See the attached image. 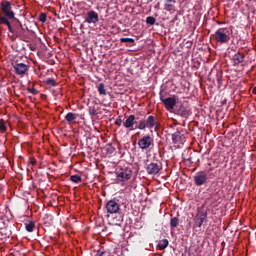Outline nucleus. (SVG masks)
<instances>
[{
    "mask_svg": "<svg viewBox=\"0 0 256 256\" xmlns=\"http://www.w3.org/2000/svg\"><path fill=\"white\" fill-rule=\"evenodd\" d=\"M138 147L142 149V151H147V149H153L155 147V141L149 135L143 136L138 140Z\"/></svg>",
    "mask_w": 256,
    "mask_h": 256,
    "instance_id": "obj_4",
    "label": "nucleus"
},
{
    "mask_svg": "<svg viewBox=\"0 0 256 256\" xmlns=\"http://www.w3.org/2000/svg\"><path fill=\"white\" fill-rule=\"evenodd\" d=\"M175 0H164V10L173 11L175 9Z\"/></svg>",
    "mask_w": 256,
    "mask_h": 256,
    "instance_id": "obj_18",
    "label": "nucleus"
},
{
    "mask_svg": "<svg viewBox=\"0 0 256 256\" xmlns=\"http://www.w3.org/2000/svg\"><path fill=\"white\" fill-rule=\"evenodd\" d=\"M177 115H180V117H189V115H191V113L189 112V109H187V107H185L184 104H182V106L177 110Z\"/></svg>",
    "mask_w": 256,
    "mask_h": 256,
    "instance_id": "obj_17",
    "label": "nucleus"
},
{
    "mask_svg": "<svg viewBox=\"0 0 256 256\" xmlns=\"http://www.w3.org/2000/svg\"><path fill=\"white\" fill-rule=\"evenodd\" d=\"M10 19H12L14 21V25H19V23H21V21L19 19L15 18V16H14V18H10Z\"/></svg>",
    "mask_w": 256,
    "mask_h": 256,
    "instance_id": "obj_38",
    "label": "nucleus"
},
{
    "mask_svg": "<svg viewBox=\"0 0 256 256\" xmlns=\"http://www.w3.org/2000/svg\"><path fill=\"white\" fill-rule=\"evenodd\" d=\"M161 101L168 111H171V109H173L175 105H177V100L172 97H168L166 99L161 98Z\"/></svg>",
    "mask_w": 256,
    "mask_h": 256,
    "instance_id": "obj_15",
    "label": "nucleus"
},
{
    "mask_svg": "<svg viewBox=\"0 0 256 256\" xmlns=\"http://www.w3.org/2000/svg\"><path fill=\"white\" fill-rule=\"evenodd\" d=\"M167 247H169V240L167 239L160 240L157 245V249H159L160 251L167 249Z\"/></svg>",
    "mask_w": 256,
    "mask_h": 256,
    "instance_id": "obj_21",
    "label": "nucleus"
},
{
    "mask_svg": "<svg viewBox=\"0 0 256 256\" xmlns=\"http://www.w3.org/2000/svg\"><path fill=\"white\" fill-rule=\"evenodd\" d=\"M88 111L89 115H91L92 117H95V115H97V109L95 108V106H90Z\"/></svg>",
    "mask_w": 256,
    "mask_h": 256,
    "instance_id": "obj_30",
    "label": "nucleus"
},
{
    "mask_svg": "<svg viewBox=\"0 0 256 256\" xmlns=\"http://www.w3.org/2000/svg\"><path fill=\"white\" fill-rule=\"evenodd\" d=\"M70 181H72V183H81L83 179L81 178L80 175L75 174L70 177Z\"/></svg>",
    "mask_w": 256,
    "mask_h": 256,
    "instance_id": "obj_28",
    "label": "nucleus"
},
{
    "mask_svg": "<svg viewBox=\"0 0 256 256\" xmlns=\"http://www.w3.org/2000/svg\"><path fill=\"white\" fill-rule=\"evenodd\" d=\"M0 131H2V133H5V131H7V126L5 125V121L3 120L0 121Z\"/></svg>",
    "mask_w": 256,
    "mask_h": 256,
    "instance_id": "obj_34",
    "label": "nucleus"
},
{
    "mask_svg": "<svg viewBox=\"0 0 256 256\" xmlns=\"http://www.w3.org/2000/svg\"><path fill=\"white\" fill-rule=\"evenodd\" d=\"M212 37L218 45H227L231 41V31L229 28H219Z\"/></svg>",
    "mask_w": 256,
    "mask_h": 256,
    "instance_id": "obj_1",
    "label": "nucleus"
},
{
    "mask_svg": "<svg viewBox=\"0 0 256 256\" xmlns=\"http://www.w3.org/2000/svg\"><path fill=\"white\" fill-rule=\"evenodd\" d=\"M41 99H47V95L41 94Z\"/></svg>",
    "mask_w": 256,
    "mask_h": 256,
    "instance_id": "obj_41",
    "label": "nucleus"
},
{
    "mask_svg": "<svg viewBox=\"0 0 256 256\" xmlns=\"http://www.w3.org/2000/svg\"><path fill=\"white\" fill-rule=\"evenodd\" d=\"M98 93H99V95H107V90L105 89V84L100 83L98 85Z\"/></svg>",
    "mask_w": 256,
    "mask_h": 256,
    "instance_id": "obj_26",
    "label": "nucleus"
},
{
    "mask_svg": "<svg viewBox=\"0 0 256 256\" xmlns=\"http://www.w3.org/2000/svg\"><path fill=\"white\" fill-rule=\"evenodd\" d=\"M38 20L40 21V23H45V21H47V14L46 13H41L39 15Z\"/></svg>",
    "mask_w": 256,
    "mask_h": 256,
    "instance_id": "obj_32",
    "label": "nucleus"
},
{
    "mask_svg": "<svg viewBox=\"0 0 256 256\" xmlns=\"http://www.w3.org/2000/svg\"><path fill=\"white\" fill-rule=\"evenodd\" d=\"M98 256H111V254L107 251L101 252L97 254Z\"/></svg>",
    "mask_w": 256,
    "mask_h": 256,
    "instance_id": "obj_37",
    "label": "nucleus"
},
{
    "mask_svg": "<svg viewBox=\"0 0 256 256\" xmlns=\"http://www.w3.org/2000/svg\"><path fill=\"white\" fill-rule=\"evenodd\" d=\"M146 23H147V25H155V23H156L155 17H153V16H148V17L146 18Z\"/></svg>",
    "mask_w": 256,
    "mask_h": 256,
    "instance_id": "obj_29",
    "label": "nucleus"
},
{
    "mask_svg": "<svg viewBox=\"0 0 256 256\" xmlns=\"http://www.w3.org/2000/svg\"><path fill=\"white\" fill-rule=\"evenodd\" d=\"M207 221V211L202 210L196 214L194 219V227H202L203 224Z\"/></svg>",
    "mask_w": 256,
    "mask_h": 256,
    "instance_id": "obj_10",
    "label": "nucleus"
},
{
    "mask_svg": "<svg viewBox=\"0 0 256 256\" xmlns=\"http://www.w3.org/2000/svg\"><path fill=\"white\" fill-rule=\"evenodd\" d=\"M28 92L32 95H37L39 93V90L35 89V87L28 88Z\"/></svg>",
    "mask_w": 256,
    "mask_h": 256,
    "instance_id": "obj_35",
    "label": "nucleus"
},
{
    "mask_svg": "<svg viewBox=\"0 0 256 256\" xmlns=\"http://www.w3.org/2000/svg\"><path fill=\"white\" fill-rule=\"evenodd\" d=\"M37 159L35 157H30L28 161V165H36Z\"/></svg>",
    "mask_w": 256,
    "mask_h": 256,
    "instance_id": "obj_36",
    "label": "nucleus"
},
{
    "mask_svg": "<svg viewBox=\"0 0 256 256\" xmlns=\"http://www.w3.org/2000/svg\"><path fill=\"white\" fill-rule=\"evenodd\" d=\"M2 14L0 17H5V19H15V12H13V7L10 1H3L0 3Z\"/></svg>",
    "mask_w": 256,
    "mask_h": 256,
    "instance_id": "obj_2",
    "label": "nucleus"
},
{
    "mask_svg": "<svg viewBox=\"0 0 256 256\" xmlns=\"http://www.w3.org/2000/svg\"><path fill=\"white\" fill-rule=\"evenodd\" d=\"M121 223H123V218H119L118 220H117V222H115V225H121Z\"/></svg>",
    "mask_w": 256,
    "mask_h": 256,
    "instance_id": "obj_39",
    "label": "nucleus"
},
{
    "mask_svg": "<svg viewBox=\"0 0 256 256\" xmlns=\"http://www.w3.org/2000/svg\"><path fill=\"white\" fill-rule=\"evenodd\" d=\"M123 119L121 118V116H119L116 120H115V122H114V124L115 125H117V127H121L122 125H123Z\"/></svg>",
    "mask_w": 256,
    "mask_h": 256,
    "instance_id": "obj_33",
    "label": "nucleus"
},
{
    "mask_svg": "<svg viewBox=\"0 0 256 256\" xmlns=\"http://www.w3.org/2000/svg\"><path fill=\"white\" fill-rule=\"evenodd\" d=\"M252 93L256 95V86L252 89Z\"/></svg>",
    "mask_w": 256,
    "mask_h": 256,
    "instance_id": "obj_42",
    "label": "nucleus"
},
{
    "mask_svg": "<svg viewBox=\"0 0 256 256\" xmlns=\"http://www.w3.org/2000/svg\"><path fill=\"white\" fill-rule=\"evenodd\" d=\"M19 24H14V35L18 39H21L22 41H27V31H29L28 28H24L23 24L21 22H18Z\"/></svg>",
    "mask_w": 256,
    "mask_h": 256,
    "instance_id": "obj_6",
    "label": "nucleus"
},
{
    "mask_svg": "<svg viewBox=\"0 0 256 256\" xmlns=\"http://www.w3.org/2000/svg\"><path fill=\"white\" fill-rule=\"evenodd\" d=\"M170 227H171V229H177V227H179V218L178 217H172L170 219Z\"/></svg>",
    "mask_w": 256,
    "mask_h": 256,
    "instance_id": "obj_24",
    "label": "nucleus"
},
{
    "mask_svg": "<svg viewBox=\"0 0 256 256\" xmlns=\"http://www.w3.org/2000/svg\"><path fill=\"white\" fill-rule=\"evenodd\" d=\"M146 122L148 124V129H154V127H157V121L155 120L154 116H148Z\"/></svg>",
    "mask_w": 256,
    "mask_h": 256,
    "instance_id": "obj_20",
    "label": "nucleus"
},
{
    "mask_svg": "<svg viewBox=\"0 0 256 256\" xmlns=\"http://www.w3.org/2000/svg\"><path fill=\"white\" fill-rule=\"evenodd\" d=\"M243 61H245V53H243V52H237L232 57V63L234 65V67L241 65V63H243Z\"/></svg>",
    "mask_w": 256,
    "mask_h": 256,
    "instance_id": "obj_14",
    "label": "nucleus"
},
{
    "mask_svg": "<svg viewBox=\"0 0 256 256\" xmlns=\"http://www.w3.org/2000/svg\"><path fill=\"white\" fill-rule=\"evenodd\" d=\"M163 169L161 163L151 162L150 164L146 165L145 170L148 175H159V171Z\"/></svg>",
    "mask_w": 256,
    "mask_h": 256,
    "instance_id": "obj_8",
    "label": "nucleus"
},
{
    "mask_svg": "<svg viewBox=\"0 0 256 256\" xmlns=\"http://www.w3.org/2000/svg\"><path fill=\"white\" fill-rule=\"evenodd\" d=\"M77 117H79V114H75L73 112H69L68 114H66L65 120L68 123H73V121H75L77 119Z\"/></svg>",
    "mask_w": 256,
    "mask_h": 256,
    "instance_id": "obj_22",
    "label": "nucleus"
},
{
    "mask_svg": "<svg viewBox=\"0 0 256 256\" xmlns=\"http://www.w3.org/2000/svg\"><path fill=\"white\" fill-rule=\"evenodd\" d=\"M124 129H128L129 131H135V127H137V117L131 114L126 117V121L123 122Z\"/></svg>",
    "mask_w": 256,
    "mask_h": 256,
    "instance_id": "obj_7",
    "label": "nucleus"
},
{
    "mask_svg": "<svg viewBox=\"0 0 256 256\" xmlns=\"http://www.w3.org/2000/svg\"><path fill=\"white\" fill-rule=\"evenodd\" d=\"M0 25H6L8 27V31L15 35V28L11 26V22H9V19L5 18V16L0 17Z\"/></svg>",
    "mask_w": 256,
    "mask_h": 256,
    "instance_id": "obj_16",
    "label": "nucleus"
},
{
    "mask_svg": "<svg viewBox=\"0 0 256 256\" xmlns=\"http://www.w3.org/2000/svg\"><path fill=\"white\" fill-rule=\"evenodd\" d=\"M217 81H218V83L221 81V72L217 73Z\"/></svg>",
    "mask_w": 256,
    "mask_h": 256,
    "instance_id": "obj_40",
    "label": "nucleus"
},
{
    "mask_svg": "<svg viewBox=\"0 0 256 256\" xmlns=\"http://www.w3.org/2000/svg\"><path fill=\"white\" fill-rule=\"evenodd\" d=\"M84 21L89 25L99 23V14L95 10L88 11L84 17Z\"/></svg>",
    "mask_w": 256,
    "mask_h": 256,
    "instance_id": "obj_11",
    "label": "nucleus"
},
{
    "mask_svg": "<svg viewBox=\"0 0 256 256\" xmlns=\"http://www.w3.org/2000/svg\"><path fill=\"white\" fill-rule=\"evenodd\" d=\"M13 68L16 75H20V77H23V75L29 71V66H27L25 63H16Z\"/></svg>",
    "mask_w": 256,
    "mask_h": 256,
    "instance_id": "obj_12",
    "label": "nucleus"
},
{
    "mask_svg": "<svg viewBox=\"0 0 256 256\" xmlns=\"http://www.w3.org/2000/svg\"><path fill=\"white\" fill-rule=\"evenodd\" d=\"M120 43H135V39L133 38H121Z\"/></svg>",
    "mask_w": 256,
    "mask_h": 256,
    "instance_id": "obj_31",
    "label": "nucleus"
},
{
    "mask_svg": "<svg viewBox=\"0 0 256 256\" xmlns=\"http://www.w3.org/2000/svg\"><path fill=\"white\" fill-rule=\"evenodd\" d=\"M107 213L114 214L119 213V203L115 200H110L106 203Z\"/></svg>",
    "mask_w": 256,
    "mask_h": 256,
    "instance_id": "obj_13",
    "label": "nucleus"
},
{
    "mask_svg": "<svg viewBox=\"0 0 256 256\" xmlns=\"http://www.w3.org/2000/svg\"><path fill=\"white\" fill-rule=\"evenodd\" d=\"M44 83L48 87H57V85H59V83H57V81H55V79H53V78H48V79L44 80Z\"/></svg>",
    "mask_w": 256,
    "mask_h": 256,
    "instance_id": "obj_23",
    "label": "nucleus"
},
{
    "mask_svg": "<svg viewBox=\"0 0 256 256\" xmlns=\"http://www.w3.org/2000/svg\"><path fill=\"white\" fill-rule=\"evenodd\" d=\"M193 181L196 187H203V185H206L207 181H209V175L206 171L196 172Z\"/></svg>",
    "mask_w": 256,
    "mask_h": 256,
    "instance_id": "obj_5",
    "label": "nucleus"
},
{
    "mask_svg": "<svg viewBox=\"0 0 256 256\" xmlns=\"http://www.w3.org/2000/svg\"><path fill=\"white\" fill-rule=\"evenodd\" d=\"M26 231H28V233H33L34 229H35V222L30 221L28 224H26Z\"/></svg>",
    "mask_w": 256,
    "mask_h": 256,
    "instance_id": "obj_27",
    "label": "nucleus"
},
{
    "mask_svg": "<svg viewBox=\"0 0 256 256\" xmlns=\"http://www.w3.org/2000/svg\"><path fill=\"white\" fill-rule=\"evenodd\" d=\"M135 129H139L140 131H145V129H149L147 120L145 119L140 120L139 123L136 124Z\"/></svg>",
    "mask_w": 256,
    "mask_h": 256,
    "instance_id": "obj_19",
    "label": "nucleus"
},
{
    "mask_svg": "<svg viewBox=\"0 0 256 256\" xmlns=\"http://www.w3.org/2000/svg\"><path fill=\"white\" fill-rule=\"evenodd\" d=\"M133 177V170L131 168H120L119 170H116V178L117 181H120V183H125V181H129Z\"/></svg>",
    "mask_w": 256,
    "mask_h": 256,
    "instance_id": "obj_3",
    "label": "nucleus"
},
{
    "mask_svg": "<svg viewBox=\"0 0 256 256\" xmlns=\"http://www.w3.org/2000/svg\"><path fill=\"white\" fill-rule=\"evenodd\" d=\"M187 132L181 130V131H176L174 134H172V141L173 143L177 145H183L186 141V136Z\"/></svg>",
    "mask_w": 256,
    "mask_h": 256,
    "instance_id": "obj_9",
    "label": "nucleus"
},
{
    "mask_svg": "<svg viewBox=\"0 0 256 256\" xmlns=\"http://www.w3.org/2000/svg\"><path fill=\"white\" fill-rule=\"evenodd\" d=\"M188 153H189V150H186L182 153V160L187 163H193L192 161L193 157H191V155L187 156Z\"/></svg>",
    "mask_w": 256,
    "mask_h": 256,
    "instance_id": "obj_25",
    "label": "nucleus"
}]
</instances>
